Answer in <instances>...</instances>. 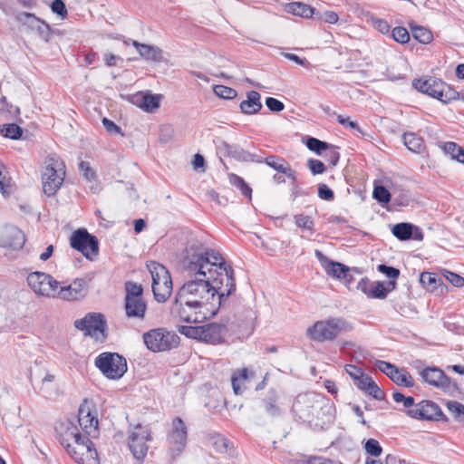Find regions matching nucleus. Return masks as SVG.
Segmentation results:
<instances>
[{
	"mask_svg": "<svg viewBox=\"0 0 464 464\" xmlns=\"http://www.w3.org/2000/svg\"><path fill=\"white\" fill-rule=\"evenodd\" d=\"M184 270L188 281L179 288L176 301L214 316L236 290L233 268L216 250L191 246L187 250Z\"/></svg>",
	"mask_w": 464,
	"mask_h": 464,
	"instance_id": "obj_1",
	"label": "nucleus"
},
{
	"mask_svg": "<svg viewBox=\"0 0 464 464\" xmlns=\"http://www.w3.org/2000/svg\"><path fill=\"white\" fill-rule=\"evenodd\" d=\"M72 423L67 424L60 433L59 440L67 453L79 464H100L94 444Z\"/></svg>",
	"mask_w": 464,
	"mask_h": 464,
	"instance_id": "obj_2",
	"label": "nucleus"
},
{
	"mask_svg": "<svg viewBox=\"0 0 464 464\" xmlns=\"http://www.w3.org/2000/svg\"><path fill=\"white\" fill-rule=\"evenodd\" d=\"M327 407V401L316 392L299 394L295 400L292 411L304 422H312L319 419L321 411Z\"/></svg>",
	"mask_w": 464,
	"mask_h": 464,
	"instance_id": "obj_3",
	"label": "nucleus"
},
{
	"mask_svg": "<svg viewBox=\"0 0 464 464\" xmlns=\"http://www.w3.org/2000/svg\"><path fill=\"white\" fill-rule=\"evenodd\" d=\"M42 173L43 189L46 196L52 197L61 188L65 178V165L59 155L51 153L44 160Z\"/></svg>",
	"mask_w": 464,
	"mask_h": 464,
	"instance_id": "obj_4",
	"label": "nucleus"
},
{
	"mask_svg": "<svg viewBox=\"0 0 464 464\" xmlns=\"http://www.w3.org/2000/svg\"><path fill=\"white\" fill-rule=\"evenodd\" d=\"M413 87L419 92L438 99L443 103L459 100V92L440 79L429 78L416 79L412 82Z\"/></svg>",
	"mask_w": 464,
	"mask_h": 464,
	"instance_id": "obj_5",
	"label": "nucleus"
},
{
	"mask_svg": "<svg viewBox=\"0 0 464 464\" xmlns=\"http://www.w3.org/2000/svg\"><path fill=\"white\" fill-rule=\"evenodd\" d=\"M179 332L188 338L218 344L224 342L227 329L225 324L210 323L200 326H179Z\"/></svg>",
	"mask_w": 464,
	"mask_h": 464,
	"instance_id": "obj_6",
	"label": "nucleus"
},
{
	"mask_svg": "<svg viewBox=\"0 0 464 464\" xmlns=\"http://www.w3.org/2000/svg\"><path fill=\"white\" fill-rule=\"evenodd\" d=\"M148 269L152 278V292L159 303L166 302L172 293V280L168 269L158 262L151 261Z\"/></svg>",
	"mask_w": 464,
	"mask_h": 464,
	"instance_id": "obj_7",
	"label": "nucleus"
},
{
	"mask_svg": "<svg viewBox=\"0 0 464 464\" xmlns=\"http://www.w3.org/2000/svg\"><path fill=\"white\" fill-rule=\"evenodd\" d=\"M95 366L110 380H119L127 372V361L118 353L104 352L94 361Z\"/></svg>",
	"mask_w": 464,
	"mask_h": 464,
	"instance_id": "obj_8",
	"label": "nucleus"
},
{
	"mask_svg": "<svg viewBox=\"0 0 464 464\" xmlns=\"http://www.w3.org/2000/svg\"><path fill=\"white\" fill-rule=\"evenodd\" d=\"M349 324L342 318H331L316 322L307 330V334L314 341L324 342L336 338L341 333L350 330Z\"/></svg>",
	"mask_w": 464,
	"mask_h": 464,
	"instance_id": "obj_9",
	"label": "nucleus"
},
{
	"mask_svg": "<svg viewBox=\"0 0 464 464\" xmlns=\"http://www.w3.org/2000/svg\"><path fill=\"white\" fill-rule=\"evenodd\" d=\"M143 340L147 348L152 352L168 351L176 348L179 343V335L160 328L145 333Z\"/></svg>",
	"mask_w": 464,
	"mask_h": 464,
	"instance_id": "obj_10",
	"label": "nucleus"
},
{
	"mask_svg": "<svg viewBox=\"0 0 464 464\" xmlns=\"http://www.w3.org/2000/svg\"><path fill=\"white\" fill-rule=\"evenodd\" d=\"M152 440L151 430L147 426L138 424L129 430L128 446L133 457L142 462L149 450L148 441Z\"/></svg>",
	"mask_w": 464,
	"mask_h": 464,
	"instance_id": "obj_11",
	"label": "nucleus"
},
{
	"mask_svg": "<svg viewBox=\"0 0 464 464\" xmlns=\"http://www.w3.org/2000/svg\"><path fill=\"white\" fill-rule=\"evenodd\" d=\"M187 438L188 430L184 421L179 417L174 418L171 423V429L167 436L168 450L172 459L179 457L184 450Z\"/></svg>",
	"mask_w": 464,
	"mask_h": 464,
	"instance_id": "obj_12",
	"label": "nucleus"
},
{
	"mask_svg": "<svg viewBox=\"0 0 464 464\" xmlns=\"http://www.w3.org/2000/svg\"><path fill=\"white\" fill-rule=\"evenodd\" d=\"M72 248L81 252L89 260H93L99 253V242L96 237L88 233L84 228L75 230L70 237Z\"/></svg>",
	"mask_w": 464,
	"mask_h": 464,
	"instance_id": "obj_13",
	"label": "nucleus"
},
{
	"mask_svg": "<svg viewBox=\"0 0 464 464\" xmlns=\"http://www.w3.org/2000/svg\"><path fill=\"white\" fill-rule=\"evenodd\" d=\"M27 283L33 291L47 297H57L60 282L44 272H33L27 276Z\"/></svg>",
	"mask_w": 464,
	"mask_h": 464,
	"instance_id": "obj_14",
	"label": "nucleus"
},
{
	"mask_svg": "<svg viewBox=\"0 0 464 464\" xmlns=\"http://www.w3.org/2000/svg\"><path fill=\"white\" fill-rule=\"evenodd\" d=\"M406 414L416 420H441L444 422L449 420L440 406L431 401H422L417 403L413 409H409Z\"/></svg>",
	"mask_w": 464,
	"mask_h": 464,
	"instance_id": "obj_15",
	"label": "nucleus"
},
{
	"mask_svg": "<svg viewBox=\"0 0 464 464\" xmlns=\"http://www.w3.org/2000/svg\"><path fill=\"white\" fill-rule=\"evenodd\" d=\"M14 19L28 30L35 32L44 42H49L52 32L50 24L37 17L34 14L20 12L15 15Z\"/></svg>",
	"mask_w": 464,
	"mask_h": 464,
	"instance_id": "obj_16",
	"label": "nucleus"
},
{
	"mask_svg": "<svg viewBox=\"0 0 464 464\" xmlns=\"http://www.w3.org/2000/svg\"><path fill=\"white\" fill-rule=\"evenodd\" d=\"M89 282L87 278H76L69 285H59L56 298L65 301L81 300L88 294Z\"/></svg>",
	"mask_w": 464,
	"mask_h": 464,
	"instance_id": "obj_17",
	"label": "nucleus"
},
{
	"mask_svg": "<svg viewBox=\"0 0 464 464\" xmlns=\"http://www.w3.org/2000/svg\"><path fill=\"white\" fill-rule=\"evenodd\" d=\"M378 370L385 373L397 385L412 387L414 382L411 375L404 369H399L391 362L378 360L375 363Z\"/></svg>",
	"mask_w": 464,
	"mask_h": 464,
	"instance_id": "obj_18",
	"label": "nucleus"
},
{
	"mask_svg": "<svg viewBox=\"0 0 464 464\" xmlns=\"http://www.w3.org/2000/svg\"><path fill=\"white\" fill-rule=\"evenodd\" d=\"M420 376L428 384L444 392H450L456 388V384H451L450 377L440 368L427 367L420 372Z\"/></svg>",
	"mask_w": 464,
	"mask_h": 464,
	"instance_id": "obj_19",
	"label": "nucleus"
},
{
	"mask_svg": "<svg viewBox=\"0 0 464 464\" xmlns=\"http://www.w3.org/2000/svg\"><path fill=\"white\" fill-rule=\"evenodd\" d=\"M74 326L78 330L85 332V334L92 335L98 332H103L106 322L103 314L99 313H89L83 318L74 322Z\"/></svg>",
	"mask_w": 464,
	"mask_h": 464,
	"instance_id": "obj_20",
	"label": "nucleus"
},
{
	"mask_svg": "<svg viewBox=\"0 0 464 464\" xmlns=\"http://www.w3.org/2000/svg\"><path fill=\"white\" fill-rule=\"evenodd\" d=\"M314 255L328 276L345 282L350 281L348 277H351V276L349 274L350 269L348 266L342 263L330 260L320 250H315Z\"/></svg>",
	"mask_w": 464,
	"mask_h": 464,
	"instance_id": "obj_21",
	"label": "nucleus"
},
{
	"mask_svg": "<svg viewBox=\"0 0 464 464\" xmlns=\"http://www.w3.org/2000/svg\"><path fill=\"white\" fill-rule=\"evenodd\" d=\"M78 422L84 432L83 435L93 438L98 436V419L92 415L90 409L84 405H82L79 409Z\"/></svg>",
	"mask_w": 464,
	"mask_h": 464,
	"instance_id": "obj_22",
	"label": "nucleus"
},
{
	"mask_svg": "<svg viewBox=\"0 0 464 464\" xmlns=\"http://www.w3.org/2000/svg\"><path fill=\"white\" fill-rule=\"evenodd\" d=\"M25 243L24 232L16 227H6L2 234V244L5 247L14 250L23 248Z\"/></svg>",
	"mask_w": 464,
	"mask_h": 464,
	"instance_id": "obj_23",
	"label": "nucleus"
},
{
	"mask_svg": "<svg viewBox=\"0 0 464 464\" xmlns=\"http://www.w3.org/2000/svg\"><path fill=\"white\" fill-rule=\"evenodd\" d=\"M123 42L126 45L131 44L138 51L140 56L147 61L160 63L163 60V52L158 46L140 44L135 40L130 39L124 40Z\"/></svg>",
	"mask_w": 464,
	"mask_h": 464,
	"instance_id": "obj_24",
	"label": "nucleus"
},
{
	"mask_svg": "<svg viewBox=\"0 0 464 464\" xmlns=\"http://www.w3.org/2000/svg\"><path fill=\"white\" fill-rule=\"evenodd\" d=\"M256 376L254 371L248 368L237 369L231 377L233 391L236 394H242L246 388V384Z\"/></svg>",
	"mask_w": 464,
	"mask_h": 464,
	"instance_id": "obj_25",
	"label": "nucleus"
},
{
	"mask_svg": "<svg viewBox=\"0 0 464 464\" xmlns=\"http://www.w3.org/2000/svg\"><path fill=\"white\" fill-rule=\"evenodd\" d=\"M177 314L179 319L186 323H199L207 318H210L208 314H205L202 313V310L199 309H191L188 306L185 305L181 302H178L175 300Z\"/></svg>",
	"mask_w": 464,
	"mask_h": 464,
	"instance_id": "obj_26",
	"label": "nucleus"
},
{
	"mask_svg": "<svg viewBox=\"0 0 464 464\" xmlns=\"http://www.w3.org/2000/svg\"><path fill=\"white\" fill-rule=\"evenodd\" d=\"M265 163L279 173L285 174L288 179L295 182V171L292 169L289 163L283 158L270 155L265 159Z\"/></svg>",
	"mask_w": 464,
	"mask_h": 464,
	"instance_id": "obj_27",
	"label": "nucleus"
},
{
	"mask_svg": "<svg viewBox=\"0 0 464 464\" xmlns=\"http://www.w3.org/2000/svg\"><path fill=\"white\" fill-rule=\"evenodd\" d=\"M124 308L129 318L143 319L147 304L144 299H124Z\"/></svg>",
	"mask_w": 464,
	"mask_h": 464,
	"instance_id": "obj_28",
	"label": "nucleus"
},
{
	"mask_svg": "<svg viewBox=\"0 0 464 464\" xmlns=\"http://www.w3.org/2000/svg\"><path fill=\"white\" fill-rule=\"evenodd\" d=\"M260 94L256 91H250L246 94V100L240 103V110L245 114H255L262 109Z\"/></svg>",
	"mask_w": 464,
	"mask_h": 464,
	"instance_id": "obj_29",
	"label": "nucleus"
},
{
	"mask_svg": "<svg viewBox=\"0 0 464 464\" xmlns=\"http://www.w3.org/2000/svg\"><path fill=\"white\" fill-rule=\"evenodd\" d=\"M420 283L429 290L435 291L439 287H440V293H442L443 288H446V285L442 283L441 279L439 278L435 274L423 272L420 276Z\"/></svg>",
	"mask_w": 464,
	"mask_h": 464,
	"instance_id": "obj_30",
	"label": "nucleus"
},
{
	"mask_svg": "<svg viewBox=\"0 0 464 464\" xmlns=\"http://www.w3.org/2000/svg\"><path fill=\"white\" fill-rule=\"evenodd\" d=\"M138 105L146 111H153L160 106V96L153 94H139L135 96Z\"/></svg>",
	"mask_w": 464,
	"mask_h": 464,
	"instance_id": "obj_31",
	"label": "nucleus"
},
{
	"mask_svg": "<svg viewBox=\"0 0 464 464\" xmlns=\"http://www.w3.org/2000/svg\"><path fill=\"white\" fill-rule=\"evenodd\" d=\"M287 12L304 18H310L314 14V8L301 2H293L286 6Z\"/></svg>",
	"mask_w": 464,
	"mask_h": 464,
	"instance_id": "obj_32",
	"label": "nucleus"
},
{
	"mask_svg": "<svg viewBox=\"0 0 464 464\" xmlns=\"http://www.w3.org/2000/svg\"><path fill=\"white\" fill-rule=\"evenodd\" d=\"M415 226L411 223H398L393 226L392 232L399 240L406 241L411 238Z\"/></svg>",
	"mask_w": 464,
	"mask_h": 464,
	"instance_id": "obj_33",
	"label": "nucleus"
},
{
	"mask_svg": "<svg viewBox=\"0 0 464 464\" xmlns=\"http://www.w3.org/2000/svg\"><path fill=\"white\" fill-rule=\"evenodd\" d=\"M404 145L415 153H420L424 150V140L415 133H405L403 135Z\"/></svg>",
	"mask_w": 464,
	"mask_h": 464,
	"instance_id": "obj_34",
	"label": "nucleus"
},
{
	"mask_svg": "<svg viewBox=\"0 0 464 464\" xmlns=\"http://www.w3.org/2000/svg\"><path fill=\"white\" fill-rule=\"evenodd\" d=\"M277 395L275 391H269L267 396L263 400L266 411L271 416H276L280 413L279 407L276 404Z\"/></svg>",
	"mask_w": 464,
	"mask_h": 464,
	"instance_id": "obj_35",
	"label": "nucleus"
},
{
	"mask_svg": "<svg viewBox=\"0 0 464 464\" xmlns=\"http://www.w3.org/2000/svg\"><path fill=\"white\" fill-rule=\"evenodd\" d=\"M411 28L413 38L420 44H427L432 41L433 35L430 30L419 25H414Z\"/></svg>",
	"mask_w": 464,
	"mask_h": 464,
	"instance_id": "obj_36",
	"label": "nucleus"
},
{
	"mask_svg": "<svg viewBox=\"0 0 464 464\" xmlns=\"http://www.w3.org/2000/svg\"><path fill=\"white\" fill-rule=\"evenodd\" d=\"M446 407L455 420L464 423V404L457 401H448Z\"/></svg>",
	"mask_w": 464,
	"mask_h": 464,
	"instance_id": "obj_37",
	"label": "nucleus"
},
{
	"mask_svg": "<svg viewBox=\"0 0 464 464\" xmlns=\"http://www.w3.org/2000/svg\"><path fill=\"white\" fill-rule=\"evenodd\" d=\"M1 134L12 140H18L23 134V130L15 123L5 124L0 129Z\"/></svg>",
	"mask_w": 464,
	"mask_h": 464,
	"instance_id": "obj_38",
	"label": "nucleus"
},
{
	"mask_svg": "<svg viewBox=\"0 0 464 464\" xmlns=\"http://www.w3.org/2000/svg\"><path fill=\"white\" fill-rule=\"evenodd\" d=\"M305 144L310 150L314 151L317 154H321L323 150L333 148V145L314 137H309L306 140Z\"/></svg>",
	"mask_w": 464,
	"mask_h": 464,
	"instance_id": "obj_39",
	"label": "nucleus"
},
{
	"mask_svg": "<svg viewBox=\"0 0 464 464\" xmlns=\"http://www.w3.org/2000/svg\"><path fill=\"white\" fill-rule=\"evenodd\" d=\"M125 299H142L143 288L140 285L132 282L125 284Z\"/></svg>",
	"mask_w": 464,
	"mask_h": 464,
	"instance_id": "obj_40",
	"label": "nucleus"
},
{
	"mask_svg": "<svg viewBox=\"0 0 464 464\" xmlns=\"http://www.w3.org/2000/svg\"><path fill=\"white\" fill-rule=\"evenodd\" d=\"M372 196L381 204H387L392 198V193L382 185L374 187Z\"/></svg>",
	"mask_w": 464,
	"mask_h": 464,
	"instance_id": "obj_41",
	"label": "nucleus"
},
{
	"mask_svg": "<svg viewBox=\"0 0 464 464\" xmlns=\"http://www.w3.org/2000/svg\"><path fill=\"white\" fill-rule=\"evenodd\" d=\"M371 298L383 299L387 296L390 289H388L382 282H373L371 286Z\"/></svg>",
	"mask_w": 464,
	"mask_h": 464,
	"instance_id": "obj_42",
	"label": "nucleus"
},
{
	"mask_svg": "<svg viewBox=\"0 0 464 464\" xmlns=\"http://www.w3.org/2000/svg\"><path fill=\"white\" fill-rule=\"evenodd\" d=\"M230 181L235 187L241 190L244 196L251 198L252 188L245 182L241 177L233 174L230 176Z\"/></svg>",
	"mask_w": 464,
	"mask_h": 464,
	"instance_id": "obj_43",
	"label": "nucleus"
},
{
	"mask_svg": "<svg viewBox=\"0 0 464 464\" xmlns=\"http://www.w3.org/2000/svg\"><path fill=\"white\" fill-rule=\"evenodd\" d=\"M214 92L217 96L227 100L234 99L237 95L235 89L225 85H216L214 87Z\"/></svg>",
	"mask_w": 464,
	"mask_h": 464,
	"instance_id": "obj_44",
	"label": "nucleus"
},
{
	"mask_svg": "<svg viewBox=\"0 0 464 464\" xmlns=\"http://www.w3.org/2000/svg\"><path fill=\"white\" fill-rule=\"evenodd\" d=\"M295 225L300 228H304L313 233L314 230V221L309 216H305L304 214L295 215L294 217Z\"/></svg>",
	"mask_w": 464,
	"mask_h": 464,
	"instance_id": "obj_45",
	"label": "nucleus"
},
{
	"mask_svg": "<svg viewBox=\"0 0 464 464\" xmlns=\"http://www.w3.org/2000/svg\"><path fill=\"white\" fill-rule=\"evenodd\" d=\"M443 151L450 155L452 160H457L459 154H461L463 148L458 145L456 142L448 141L441 145Z\"/></svg>",
	"mask_w": 464,
	"mask_h": 464,
	"instance_id": "obj_46",
	"label": "nucleus"
},
{
	"mask_svg": "<svg viewBox=\"0 0 464 464\" xmlns=\"http://www.w3.org/2000/svg\"><path fill=\"white\" fill-rule=\"evenodd\" d=\"M225 153L237 160H245L246 151L238 146L229 145L227 143L223 144Z\"/></svg>",
	"mask_w": 464,
	"mask_h": 464,
	"instance_id": "obj_47",
	"label": "nucleus"
},
{
	"mask_svg": "<svg viewBox=\"0 0 464 464\" xmlns=\"http://www.w3.org/2000/svg\"><path fill=\"white\" fill-rule=\"evenodd\" d=\"M392 36L396 42L400 44H406L410 40L409 32L406 28L401 26L392 29Z\"/></svg>",
	"mask_w": 464,
	"mask_h": 464,
	"instance_id": "obj_48",
	"label": "nucleus"
},
{
	"mask_svg": "<svg viewBox=\"0 0 464 464\" xmlns=\"http://www.w3.org/2000/svg\"><path fill=\"white\" fill-rule=\"evenodd\" d=\"M366 452L372 456L378 457L382 452L380 443L374 439H369L364 444Z\"/></svg>",
	"mask_w": 464,
	"mask_h": 464,
	"instance_id": "obj_49",
	"label": "nucleus"
},
{
	"mask_svg": "<svg viewBox=\"0 0 464 464\" xmlns=\"http://www.w3.org/2000/svg\"><path fill=\"white\" fill-rule=\"evenodd\" d=\"M50 8L53 14H56L62 19H65L68 15L66 5L63 0H53Z\"/></svg>",
	"mask_w": 464,
	"mask_h": 464,
	"instance_id": "obj_50",
	"label": "nucleus"
},
{
	"mask_svg": "<svg viewBox=\"0 0 464 464\" xmlns=\"http://www.w3.org/2000/svg\"><path fill=\"white\" fill-rule=\"evenodd\" d=\"M442 275L452 285L456 287H461L464 285V277L461 276L446 269L443 270Z\"/></svg>",
	"mask_w": 464,
	"mask_h": 464,
	"instance_id": "obj_51",
	"label": "nucleus"
},
{
	"mask_svg": "<svg viewBox=\"0 0 464 464\" xmlns=\"http://www.w3.org/2000/svg\"><path fill=\"white\" fill-rule=\"evenodd\" d=\"M377 269L379 272L384 274L390 279L396 280L400 276L399 269L386 266L384 264L379 265Z\"/></svg>",
	"mask_w": 464,
	"mask_h": 464,
	"instance_id": "obj_52",
	"label": "nucleus"
},
{
	"mask_svg": "<svg viewBox=\"0 0 464 464\" xmlns=\"http://www.w3.org/2000/svg\"><path fill=\"white\" fill-rule=\"evenodd\" d=\"M337 121L343 127L354 130L358 131L360 134L363 135V131L361 130L358 123L356 121H351L349 117L344 118L342 115H337Z\"/></svg>",
	"mask_w": 464,
	"mask_h": 464,
	"instance_id": "obj_53",
	"label": "nucleus"
},
{
	"mask_svg": "<svg viewBox=\"0 0 464 464\" xmlns=\"http://www.w3.org/2000/svg\"><path fill=\"white\" fill-rule=\"evenodd\" d=\"M307 165L314 175L322 174L325 170L324 164L319 160L310 159Z\"/></svg>",
	"mask_w": 464,
	"mask_h": 464,
	"instance_id": "obj_54",
	"label": "nucleus"
},
{
	"mask_svg": "<svg viewBox=\"0 0 464 464\" xmlns=\"http://www.w3.org/2000/svg\"><path fill=\"white\" fill-rule=\"evenodd\" d=\"M365 392L378 401L383 400L385 396L384 392L379 388V386L373 381L367 387Z\"/></svg>",
	"mask_w": 464,
	"mask_h": 464,
	"instance_id": "obj_55",
	"label": "nucleus"
},
{
	"mask_svg": "<svg viewBox=\"0 0 464 464\" xmlns=\"http://www.w3.org/2000/svg\"><path fill=\"white\" fill-rule=\"evenodd\" d=\"M266 105L271 111L275 112L282 111L285 109L284 103L273 97H267L266 99Z\"/></svg>",
	"mask_w": 464,
	"mask_h": 464,
	"instance_id": "obj_56",
	"label": "nucleus"
},
{
	"mask_svg": "<svg viewBox=\"0 0 464 464\" xmlns=\"http://www.w3.org/2000/svg\"><path fill=\"white\" fill-rule=\"evenodd\" d=\"M318 196L320 198L331 201L334 198V191L325 184L318 186Z\"/></svg>",
	"mask_w": 464,
	"mask_h": 464,
	"instance_id": "obj_57",
	"label": "nucleus"
},
{
	"mask_svg": "<svg viewBox=\"0 0 464 464\" xmlns=\"http://www.w3.org/2000/svg\"><path fill=\"white\" fill-rule=\"evenodd\" d=\"M228 443H229V441L226 438H224L220 435L216 436L214 438V441H213V445H214L216 450L218 452H221V453L227 452V448H228Z\"/></svg>",
	"mask_w": 464,
	"mask_h": 464,
	"instance_id": "obj_58",
	"label": "nucleus"
},
{
	"mask_svg": "<svg viewBox=\"0 0 464 464\" xmlns=\"http://www.w3.org/2000/svg\"><path fill=\"white\" fill-rule=\"evenodd\" d=\"M54 381V375L47 373L42 380L40 392L45 396L51 395L52 387H45V384H52Z\"/></svg>",
	"mask_w": 464,
	"mask_h": 464,
	"instance_id": "obj_59",
	"label": "nucleus"
},
{
	"mask_svg": "<svg viewBox=\"0 0 464 464\" xmlns=\"http://www.w3.org/2000/svg\"><path fill=\"white\" fill-rule=\"evenodd\" d=\"M79 169L82 172L83 177L89 181H92L96 177L95 172L91 169L89 163L86 161H81L79 163Z\"/></svg>",
	"mask_w": 464,
	"mask_h": 464,
	"instance_id": "obj_60",
	"label": "nucleus"
},
{
	"mask_svg": "<svg viewBox=\"0 0 464 464\" xmlns=\"http://www.w3.org/2000/svg\"><path fill=\"white\" fill-rule=\"evenodd\" d=\"M374 28L382 34H387L390 31V24L387 21L380 18L372 19Z\"/></svg>",
	"mask_w": 464,
	"mask_h": 464,
	"instance_id": "obj_61",
	"label": "nucleus"
},
{
	"mask_svg": "<svg viewBox=\"0 0 464 464\" xmlns=\"http://www.w3.org/2000/svg\"><path fill=\"white\" fill-rule=\"evenodd\" d=\"M372 381H373V380H372L369 375H367V374L363 373L362 375H361V376L359 377V379H358L357 381H355V382H354V384H355V385H356L360 390H362V391H364V392H365V391L367 390V387L370 385V383H372Z\"/></svg>",
	"mask_w": 464,
	"mask_h": 464,
	"instance_id": "obj_62",
	"label": "nucleus"
},
{
	"mask_svg": "<svg viewBox=\"0 0 464 464\" xmlns=\"http://www.w3.org/2000/svg\"><path fill=\"white\" fill-rule=\"evenodd\" d=\"M345 371L352 377L353 382L357 381L359 377L364 373L360 368L353 364H347Z\"/></svg>",
	"mask_w": 464,
	"mask_h": 464,
	"instance_id": "obj_63",
	"label": "nucleus"
},
{
	"mask_svg": "<svg viewBox=\"0 0 464 464\" xmlns=\"http://www.w3.org/2000/svg\"><path fill=\"white\" fill-rule=\"evenodd\" d=\"M102 124L109 133H121V128L117 126L112 121L107 118H103Z\"/></svg>",
	"mask_w": 464,
	"mask_h": 464,
	"instance_id": "obj_64",
	"label": "nucleus"
}]
</instances>
